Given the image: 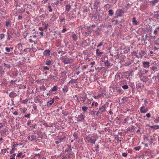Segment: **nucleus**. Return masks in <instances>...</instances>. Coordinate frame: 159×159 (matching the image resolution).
I'll use <instances>...</instances> for the list:
<instances>
[{"label":"nucleus","instance_id":"nucleus-53","mask_svg":"<svg viewBox=\"0 0 159 159\" xmlns=\"http://www.w3.org/2000/svg\"><path fill=\"white\" fill-rule=\"evenodd\" d=\"M48 24H45V25L44 29H47L48 28Z\"/></svg>","mask_w":159,"mask_h":159},{"label":"nucleus","instance_id":"nucleus-49","mask_svg":"<svg viewBox=\"0 0 159 159\" xmlns=\"http://www.w3.org/2000/svg\"><path fill=\"white\" fill-rule=\"evenodd\" d=\"M155 17L158 20L159 19V14H156L155 15Z\"/></svg>","mask_w":159,"mask_h":159},{"label":"nucleus","instance_id":"nucleus-64","mask_svg":"<svg viewBox=\"0 0 159 159\" xmlns=\"http://www.w3.org/2000/svg\"><path fill=\"white\" fill-rule=\"evenodd\" d=\"M61 142H60V141H57L55 142V143H56L57 144H59V143H60Z\"/></svg>","mask_w":159,"mask_h":159},{"label":"nucleus","instance_id":"nucleus-15","mask_svg":"<svg viewBox=\"0 0 159 159\" xmlns=\"http://www.w3.org/2000/svg\"><path fill=\"white\" fill-rule=\"evenodd\" d=\"M133 24L135 25L139 24V22L136 20L135 18H133L132 20Z\"/></svg>","mask_w":159,"mask_h":159},{"label":"nucleus","instance_id":"nucleus-4","mask_svg":"<svg viewBox=\"0 0 159 159\" xmlns=\"http://www.w3.org/2000/svg\"><path fill=\"white\" fill-rule=\"evenodd\" d=\"M86 139L89 142L91 143H95L96 139L94 138H93V136H88L86 138Z\"/></svg>","mask_w":159,"mask_h":159},{"label":"nucleus","instance_id":"nucleus-22","mask_svg":"<svg viewBox=\"0 0 159 159\" xmlns=\"http://www.w3.org/2000/svg\"><path fill=\"white\" fill-rule=\"evenodd\" d=\"M72 37L74 40L76 41L77 39V37L76 34H73L72 35Z\"/></svg>","mask_w":159,"mask_h":159},{"label":"nucleus","instance_id":"nucleus-27","mask_svg":"<svg viewBox=\"0 0 159 159\" xmlns=\"http://www.w3.org/2000/svg\"><path fill=\"white\" fill-rule=\"evenodd\" d=\"M159 2L158 0H153L150 2V3H152L153 5H155L156 3H157Z\"/></svg>","mask_w":159,"mask_h":159},{"label":"nucleus","instance_id":"nucleus-36","mask_svg":"<svg viewBox=\"0 0 159 159\" xmlns=\"http://www.w3.org/2000/svg\"><path fill=\"white\" fill-rule=\"evenodd\" d=\"M128 88V86L127 85H124L122 86V88L124 89H127Z\"/></svg>","mask_w":159,"mask_h":159},{"label":"nucleus","instance_id":"nucleus-33","mask_svg":"<svg viewBox=\"0 0 159 159\" xmlns=\"http://www.w3.org/2000/svg\"><path fill=\"white\" fill-rule=\"evenodd\" d=\"M12 48H8L7 47H6L5 48V50H6V51L7 52H10V50L11 49H12Z\"/></svg>","mask_w":159,"mask_h":159},{"label":"nucleus","instance_id":"nucleus-18","mask_svg":"<svg viewBox=\"0 0 159 159\" xmlns=\"http://www.w3.org/2000/svg\"><path fill=\"white\" fill-rule=\"evenodd\" d=\"M25 157V155L23 154V153L22 152L19 153L16 156V157L21 158H24Z\"/></svg>","mask_w":159,"mask_h":159},{"label":"nucleus","instance_id":"nucleus-10","mask_svg":"<svg viewBox=\"0 0 159 159\" xmlns=\"http://www.w3.org/2000/svg\"><path fill=\"white\" fill-rule=\"evenodd\" d=\"M145 52L144 51H141L139 52V55L136 56L138 58H141L144 55Z\"/></svg>","mask_w":159,"mask_h":159},{"label":"nucleus","instance_id":"nucleus-59","mask_svg":"<svg viewBox=\"0 0 159 159\" xmlns=\"http://www.w3.org/2000/svg\"><path fill=\"white\" fill-rule=\"evenodd\" d=\"M93 97L95 99H98L99 98L98 95H94L93 96Z\"/></svg>","mask_w":159,"mask_h":159},{"label":"nucleus","instance_id":"nucleus-55","mask_svg":"<svg viewBox=\"0 0 159 159\" xmlns=\"http://www.w3.org/2000/svg\"><path fill=\"white\" fill-rule=\"evenodd\" d=\"M96 113V111L94 110H93V111H92L91 112V114L93 115H95Z\"/></svg>","mask_w":159,"mask_h":159},{"label":"nucleus","instance_id":"nucleus-35","mask_svg":"<svg viewBox=\"0 0 159 159\" xmlns=\"http://www.w3.org/2000/svg\"><path fill=\"white\" fill-rule=\"evenodd\" d=\"M143 74L141 72V71L140 70L138 73V75H139L140 78H141Z\"/></svg>","mask_w":159,"mask_h":159},{"label":"nucleus","instance_id":"nucleus-29","mask_svg":"<svg viewBox=\"0 0 159 159\" xmlns=\"http://www.w3.org/2000/svg\"><path fill=\"white\" fill-rule=\"evenodd\" d=\"M66 10L69 11L70 9V5H67L66 6Z\"/></svg>","mask_w":159,"mask_h":159},{"label":"nucleus","instance_id":"nucleus-45","mask_svg":"<svg viewBox=\"0 0 159 159\" xmlns=\"http://www.w3.org/2000/svg\"><path fill=\"white\" fill-rule=\"evenodd\" d=\"M48 8L49 9V11L51 12H52V9L51 8V7L50 6H48Z\"/></svg>","mask_w":159,"mask_h":159},{"label":"nucleus","instance_id":"nucleus-12","mask_svg":"<svg viewBox=\"0 0 159 159\" xmlns=\"http://www.w3.org/2000/svg\"><path fill=\"white\" fill-rule=\"evenodd\" d=\"M153 33L155 35L159 36V26H158L155 29Z\"/></svg>","mask_w":159,"mask_h":159},{"label":"nucleus","instance_id":"nucleus-32","mask_svg":"<svg viewBox=\"0 0 159 159\" xmlns=\"http://www.w3.org/2000/svg\"><path fill=\"white\" fill-rule=\"evenodd\" d=\"M108 14L112 16L113 14V11L112 10H109L108 11Z\"/></svg>","mask_w":159,"mask_h":159},{"label":"nucleus","instance_id":"nucleus-6","mask_svg":"<svg viewBox=\"0 0 159 159\" xmlns=\"http://www.w3.org/2000/svg\"><path fill=\"white\" fill-rule=\"evenodd\" d=\"M148 110V109L144 106H142L140 107V111L142 113H146Z\"/></svg>","mask_w":159,"mask_h":159},{"label":"nucleus","instance_id":"nucleus-13","mask_svg":"<svg viewBox=\"0 0 159 159\" xmlns=\"http://www.w3.org/2000/svg\"><path fill=\"white\" fill-rule=\"evenodd\" d=\"M54 100L55 99L54 98H53L52 100H51L49 101L48 102H47V106H49L52 105V104L54 102Z\"/></svg>","mask_w":159,"mask_h":159},{"label":"nucleus","instance_id":"nucleus-31","mask_svg":"<svg viewBox=\"0 0 159 159\" xmlns=\"http://www.w3.org/2000/svg\"><path fill=\"white\" fill-rule=\"evenodd\" d=\"M46 64L47 65H51V61L49 60H46Z\"/></svg>","mask_w":159,"mask_h":159},{"label":"nucleus","instance_id":"nucleus-28","mask_svg":"<svg viewBox=\"0 0 159 159\" xmlns=\"http://www.w3.org/2000/svg\"><path fill=\"white\" fill-rule=\"evenodd\" d=\"M58 87L57 86H54L52 89L51 90L53 91H56L58 89Z\"/></svg>","mask_w":159,"mask_h":159},{"label":"nucleus","instance_id":"nucleus-48","mask_svg":"<svg viewBox=\"0 0 159 159\" xmlns=\"http://www.w3.org/2000/svg\"><path fill=\"white\" fill-rule=\"evenodd\" d=\"M43 69L45 70H49V67L47 66H44Z\"/></svg>","mask_w":159,"mask_h":159},{"label":"nucleus","instance_id":"nucleus-3","mask_svg":"<svg viewBox=\"0 0 159 159\" xmlns=\"http://www.w3.org/2000/svg\"><path fill=\"white\" fill-rule=\"evenodd\" d=\"M106 93L107 92L105 90H102L100 92V93L98 94V96L99 97V98H102L106 96Z\"/></svg>","mask_w":159,"mask_h":159},{"label":"nucleus","instance_id":"nucleus-58","mask_svg":"<svg viewBox=\"0 0 159 159\" xmlns=\"http://www.w3.org/2000/svg\"><path fill=\"white\" fill-rule=\"evenodd\" d=\"M67 31L66 29L64 28L63 29L62 31V32L63 33H65Z\"/></svg>","mask_w":159,"mask_h":159},{"label":"nucleus","instance_id":"nucleus-26","mask_svg":"<svg viewBox=\"0 0 159 159\" xmlns=\"http://www.w3.org/2000/svg\"><path fill=\"white\" fill-rule=\"evenodd\" d=\"M96 53L98 56H100L103 53V52H100L99 49H97L96 50Z\"/></svg>","mask_w":159,"mask_h":159},{"label":"nucleus","instance_id":"nucleus-41","mask_svg":"<svg viewBox=\"0 0 159 159\" xmlns=\"http://www.w3.org/2000/svg\"><path fill=\"white\" fill-rule=\"evenodd\" d=\"M31 123V120H28L27 123V124L28 125L30 126V125Z\"/></svg>","mask_w":159,"mask_h":159},{"label":"nucleus","instance_id":"nucleus-5","mask_svg":"<svg viewBox=\"0 0 159 159\" xmlns=\"http://www.w3.org/2000/svg\"><path fill=\"white\" fill-rule=\"evenodd\" d=\"M124 13L123 11L122 10L118 9L116 11L115 14L116 16L118 17L119 16H122V14Z\"/></svg>","mask_w":159,"mask_h":159},{"label":"nucleus","instance_id":"nucleus-52","mask_svg":"<svg viewBox=\"0 0 159 159\" xmlns=\"http://www.w3.org/2000/svg\"><path fill=\"white\" fill-rule=\"evenodd\" d=\"M18 145V144L14 143L13 144V145L12 146V148H15L17 147Z\"/></svg>","mask_w":159,"mask_h":159},{"label":"nucleus","instance_id":"nucleus-40","mask_svg":"<svg viewBox=\"0 0 159 159\" xmlns=\"http://www.w3.org/2000/svg\"><path fill=\"white\" fill-rule=\"evenodd\" d=\"M1 151L4 154L6 152L7 153H8V152L7 151L6 149H2Z\"/></svg>","mask_w":159,"mask_h":159},{"label":"nucleus","instance_id":"nucleus-62","mask_svg":"<svg viewBox=\"0 0 159 159\" xmlns=\"http://www.w3.org/2000/svg\"><path fill=\"white\" fill-rule=\"evenodd\" d=\"M22 19V16H19L18 17V20H20V19Z\"/></svg>","mask_w":159,"mask_h":159},{"label":"nucleus","instance_id":"nucleus-20","mask_svg":"<svg viewBox=\"0 0 159 159\" xmlns=\"http://www.w3.org/2000/svg\"><path fill=\"white\" fill-rule=\"evenodd\" d=\"M68 91V88L67 87L66 85L64 86L63 88L62 89V91L63 93H66Z\"/></svg>","mask_w":159,"mask_h":159},{"label":"nucleus","instance_id":"nucleus-60","mask_svg":"<svg viewBox=\"0 0 159 159\" xmlns=\"http://www.w3.org/2000/svg\"><path fill=\"white\" fill-rule=\"evenodd\" d=\"M95 63V62L94 61L91 62L90 64L91 65H92L91 67H92L93 66V65H94Z\"/></svg>","mask_w":159,"mask_h":159},{"label":"nucleus","instance_id":"nucleus-47","mask_svg":"<svg viewBox=\"0 0 159 159\" xmlns=\"http://www.w3.org/2000/svg\"><path fill=\"white\" fill-rule=\"evenodd\" d=\"M127 155V153L124 152L122 153V156L124 157H126Z\"/></svg>","mask_w":159,"mask_h":159},{"label":"nucleus","instance_id":"nucleus-44","mask_svg":"<svg viewBox=\"0 0 159 159\" xmlns=\"http://www.w3.org/2000/svg\"><path fill=\"white\" fill-rule=\"evenodd\" d=\"M79 118L81 120H84V116L82 115H80L79 116Z\"/></svg>","mask_w":159,"mask_h":159},{"label":"nucleus","instance_id":"nucleus-24","mask_svg":"<svg viewBox=\"0 0 159 159\" xmlns=\"http://www.w3.org/2000/svg\"><path fill=\"white\" fill-rule=\"evenodd\" d=\"M105 66L108 67L111 66V63L108 61H106L104 62Z\"/></svg>","mask_w":159,"mask_h":159},{"label":"nucleus","instance_id":"nucleus-8","mask_svg":"<svg viewBox=\"0 0 159 159\" xmlns=\"http://www.w3.org/2000/svg\"><path fill=\"white\" fill-rule=\"evenodd\" d=\"M106 110V107L105 106V105H104L103 106H102L101 107H100L99 108V111L97 112V114L98 113H102V112H103L104 111H105Z\"/></svg>","mask_w":159,"mask_h":159},{"label":"nucleus","instance_id":"nucleus-61","mask_svg":"<svg viewBox=\"0 0 159 159\" xmlns=\"http://www.w3.org/2000/svg\"><path fill=\"white\" fill-rule=\"evenodd\" d=\"M39 30L41 31H43V28L42 27H40L39 28Z\"/></svg>","mask_w":159,"mask_h":159},{"label":"nucleus","instance_id":"nucleus-37","mask_svg":"<svg viewBox=\"0 0 159 159\" xmlns=\"http://www.w3.org/2000/svg\"><path fill=\"white\" fill-rule=\"evenodd\" d=\"M16 150V148H12L10 152V154H11L15 152V151Z\"/></svg>","mask_w":159,"mask_h":159},{"label":"nucleus","instance_id":"nucleus-14","mask_svg":"<svg viewBox=\"0 0 159 159\" xmlns=\"http://www.w3.org/2000/svg\"><path fill=\"white\" fill-rule=\"evenodd\" d=\"M72 150L71 146V145H68L67 146V148L65 151V152H70Z\"/></svg>","mask_w":159,"mask_h":159},{"label":"nucleus","instance_id":"nucleus-17","mask_svg":"<svg viewBox=\"0 0 159 159\" xmlns=\"http://www.w3.org/2000/svg\"><path fill=\"white\" fill-rule=\"evenodd\" d=\"M42 158L39 154H35L34 157V159H42Z\"/></svg>","mask_w":159,"mask_h":159},{"label":"nucleus","instance_id":"nucleus-7","mask_svg":"<svg viewBox=\"0 0 159 159\" xmlns=\"http://www.w3.org/2000/svg\"><path fill=\"white\" fill-rule=\"evenodd\" d=\"M150 63L149 62L144 61L143 62V67L145 68H148L149 66Z\"/></svg>","mask_w":159,"mask_h":159},{"label":"nucleus","instance_id":"nucleus-9","mask_svg":"<svg viewBox=\"0 0 159 159\" xmlns=\"http://www.w3.org/2000/svg\"><path fill=\"white\" fill-rule=\"evenodd\" d=\"M68 157L69 159H73L75 157L74 153L71 152L68 153Z\"/></svg>","mask_w":159,"mask_h":159},{"label":"nucleus","instance_id":"nucleus-39","mask_svg":"<svg viewBox=\"0 0 159 159\" xmlns=\"http://www.w3.org/2000/svg\"><path fill=\"white\" fill-rule=\"evenodd\" d=\"M11 25V22L10 21H7L6 22V26L7 27L8 26H9Z\"/></svg>","mask_w":159,"mask_h":159},{"label":"nucleus","instance_id":"nucleus-43","mask_svg":"<svg viewBox=\"0 0 159 159\" xmlns=\"http://www.w3.org/2000/svg\"><path fill=\"white\" fill-rule=\"evenodd\" d=\"M33 45L32 44V46L33 47ZM31 50H32V51L34 52H35L37 50L35 48H34L33 47H32V48H31Z\"/></svg>","mask_w":159,"mask_h":159},{"label":"nucleus","instance_id":"nucleus-54","mask_svg":"<svg viewBox=\"0 0 159 159\" xmlns=\"http://www.w3.org/2000/svg\"><path fill=\"white\" fill-rule=\"evenodd\" d=\"M140 148L138 146L136 148H134V149L136 150L139 151V149H140Z\"/></svg>","mask_w":159,"mask_h":159},{"label":"nucleus","instance_id":"nucleus-46","mask_svg":"<svg viewBox=\"0 0 159 159\" xmlns=\"http://www.w3.org/2000/svg\"><path fill=\"white\" fill-rule=\"evenodd\" d=\"M4 34H0V38L1 39H2L4 37Z\"/></svg>","mask_w":159,"mask_h":159},{"label":"nucleus","instance_id":"nucleus-21","mask_svg":"<svg viewBox=\"0 0 159 159\" xmlns=\"http://www.w3.org/2000/svg\"><path fill=\"white\" fill-rule=\"evenodd\" d=\"M150 127L152 129H159V125H158L151 126Z\"/></svg>","mask_w":159,"mask_h":159},{"label":"nucleus","instance_id":"nucleus-50","mask_svg":"<svg viewBox=\"0 0 159 159\" xmlns=\"http://www.w3.org/2000/svg\"><path fill=\"white\" fill-rule=\"evenodd\" d=\"M73 136H74L75 138H76V139L78 138V134L76 133H75L73 134Z\"/></svg>","mask_w":159,"mask_h":159},{"label":"nucleus","instance_id":"nucleus-57","mask_svg":"<svg viewBox=\"0 0 159 159\" xmlns=\"http://www.w3.org/2000/svg\"><path fill=\"white\" fill-rule=\"evenodd\" d=\"M129 48H128L127 49H125V51H124V52L125 53H128V51H129Z\"/></svg>","mask_w":159,"mask_h":159},{"label":"nucleus","instance_id":"nucleus-63","mask_svg":"<svg viewBox=\"0 0 159 159\" xmlns=\"http://www.w3.org/2000/svg\"><path fill=\"white\" fill-rule=\"evenodd\" d=\"M10 159H15V157L12 155L10 156Z\"/></svg>","mask_w":159,"mask_h":159},{"label":"nucleus","instance_id":"nucleus-34","mask_svg":"<svg viewBox=\"0 0 159 159\" xmlns=\"http://www.w3.org/2000/svg\"><path fill=\"white\" fill-rule=\"evenodd\" d=\"M4 65L5 67L9 69L11 67V66L9 64L4 63Z\"/></svg>","mask_w":159,"mask_h":159},{"label":"nucleus","instance_id":"nucleus-56","mask_svg":"<svg viewBox=\"0 0 159 159\" xmlns=\"http://www.w3.org/2000/svg\"><path fill=\"white\" fill-rule=\"evenodd\" d=\"M13 114L16 116L18 114V113L17 111H15L13 113Z\"/></svg>","mask_w":159,"mask_h":159},{"label":"nucleus","instance_id":"nucleus-51","mask_svg":"<svg viewBox=\"0 0 159 159\" xmlns=\"http://www.w3.org/2000/svg\"><path fill=\"white\" fill-rule=\"evenodd\" d=\"M30 113H29V114H27V115H26L25 116V117H28V118H30Z\"/></svg>","mask_w":159,"mask_h":159},{"label":"nucleus","instance_id":"nucleus-19","mask_svg":"<svg viewBox=\"0 0 159 159\" xmlns=\"http://www.w3.org/2000/svg\"><path fill=\"white\" fill-rule=\"evenodd\" d=\"M16 93L13 92H11L9 94V96L11 98H14L15 97H16Z\"/></svg>","mask_w":159,"mask_h":159},{"label":"nucleus","instance_id":"nucleus-23","mask_svg":"<svg viewBox=\"0 0 159 159\" xmlns=\"http://www.w3.org/2000/svg\"><path fill=\"white\" fill-rule=\"evenodd\" d=\"M82 109L84 112H85L87 111V110L88 109V107L86 106H83L82 107Z\"/></svg>","mask_w":159,"mask_h":159},{"label":"nucleus","instance_id":"nucleus-42","mask_svg":"<svg viewBox=\"0 0 159 159\" xmlns=\"http://www.w3.org/2000/svg\"><path fill=\"white\" fill-rule=\"evenodd\" d=\"M12 38V37L9 34H8L7 36V39L8 40H10Z\"/></svg>","mask_w":159,"mask_h":159},{"label":"nucleus","instance_id":"nucleus-11","mask_svg":"<svg viewBox=\"0 0 159 159\" xmlns=\"http://www.w3.org/2000/svg\"><path fill=\"white\" fill-rule=\"evenodd\" d=\"M50 52L49 50H45L43 52V55L45 56H49L50 55Z\"/></svg>","mask_w":159,"mask_h":159},{"label":"nucleus","instance_id":"nucleus-30","mask_svg":"<svg viewBox=\"0 0 159 159\" xmlns=\"http://www.w3.org/2000/svg\"><path fill=\"white\" fill-rule=\"evenodd\" d=\"M151 69L155 72L157 70V68L156 66H152L151 67Z\"/></svg>","mask_w":159,"mask_h":159},{"label":"nucleus","instance_id":"nucleus-2","mask_svg":"<svg viewBox=\"0 0 159 159\" xmlns=\"http://www.w3.org/2000/svg\"><path fill=\"white\" fill-rule=\"evenodd\" d=\"M36 37V35H34L30 36L29 39V42L30 43L34 42L35 45L37 44V41L35 40Z\"/></svg>","mask_w":159,"mask_h":159},{"label":"nucleus","instance_id":"nucleus-25","mask_svg":"<svg viewBox=\"0 0 159 159\" xmlns=\"http://www.w3.org/2000/svg\"><path fill=\"white\" fill-rule=\"evenodd\" d=\"M36 139V136L34 135H31L30 141L35 140Z\"/></svg>","mask_w":159,"mask_h":159},{"label":"nucleus","instance_id":"nucleus-1","mask_svg":"<svg viewBox=\"0 0 159 159\" xmlns=\"http://www.w3.org/2000/svg\"><path fill=\"white\" fill-rule=\"evenodd\" d=\"M61 60L65 64L72 63L73 62V60L67 57H62Z\"/></svg>","mask_w":159,"mask_h":159},{"label":"nucleus","instance_id":"nucleus-16","mask_svg":"<svg viewBox=\"0 0 159 159\" xmlns=\"http://www.w3.org/2000/svg\"><path fill=\"white\" fill-rule=\"evenodd\" d=\"M77 79L75 80L74 79H72L68 83V84H75L77 83Z\"/></svg>","mask_w":159,"mask_h":159},{"label":"nucleus","instance_id":"nucleus-38","mask_svg":"<svg viewBox=\"0 0 159 159\" xmlns=\"http://www.w3.org/2000/svg\"><path fill=\"white\" fill-rule=\"evenodd\" d=\"M151 116V114L150 113H147L145 116H144V117H145L146 116L148 118H149Z\"/></svg>","mask_w":159,"mask_h":159}]
</instances>
